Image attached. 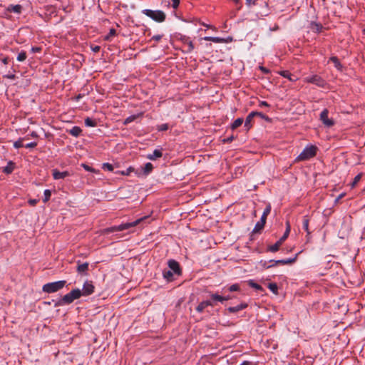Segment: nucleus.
Returning a JSON list of instances; mask_svg holds the SVG:
<instances>
[{
	"label": "nucleus",
	"mask_w": 365,
	"mask_h": 365,
	"mask_svg": "<svg viewBox=\"0 0 365 365\" xmlns=\"http://www.w3.org/2000/svg\"><path fill=\"white\" fill-rule=\"evenodd\" d=\"M271 209H272L271 205L269 203L266 206L265 209L264 210L262 215H265L268 216L271 212Z\"/></svg>",
	"instance_id": "obj_48"
},
{
	"label": "nucleus",
	"mask_w": 365,
	"mask_h": 365,
	"mask_svg": "<svg viewBox=\"0 0 365 365\" xmlns=\"http://www.w3.org/2000/svg\"><path fill=\"white\" fill-rule=\"evenodd\" d=\"M168 265L169 269L171 270L174 274L178 276L181 275L182 269L180 268V264L175 259H170L168 261Z\"/></svg>",
	"instance_id": "obj_11"
},
{
	"label": "nucleus",
	"mask_w": 365,
	"mask_h": 365,
	"mask_svg": "<svg viewBox=\"0 0 365 365\" xmlns=\"http://www.w3.org/2000/svg\"><path fill=\"white\" fill-rule=\"evenodd\" d=\"M179 41H180L185 46H187L186 50L183 51V52L185 53H191L195 46L192 43V41L190 39L189 36H185V35H180L179 37Z\"/></svg>",
	"instance_id": "obj_9"
},
{
	"label": "nucleus",
	"mask_w": 365,
	"mask_h": 365,
	"mask_svg": "<svg viewBox=\"0 0 365 365\" xmlns=\"http://www.w3.org/2000/svg\"><path fill=\"white\" fill-rule=\"evenodd\" d=\"M298 254L295 255L293 258H288V259H279V260H274L271 259L269 261V262L272 263L274 267L278 266V265H285V264H289L294 263L297 257Z\"/></svg>",
	"instance_id": "obj_13"
},
{
	"label": "nucleus",
	"mask_w": 365,
	"mask_h": 365,
	"mask_svg": "<svg viewBox=\"0 0 365 365\" xmlns=\"http://www.w3.org/2000/svg\"><path fill=\"white\" fill-rule=\"evenodd\" d=\"M174 273L169 269H164L163 270V277L168 282H172L174 279Z\"/></svg>",
	"instance_id": "obj_21"
},
{
	"label": "nucleus",
	"mask_w": 365,
	"mask_h": 365,
	"mask_svg": "<svg viewBox=\"0 0 365 365\" xmlns=\"http://www.w3.org/2000/svg\"><path fill=\"white\" fill-rule=\"evenodd\" d=\"M223 298L225 299V301H228L232 299V297L230 294H228L227 296H223Z\"/></svg>",
	"instance_id": "obj_60"
},
{
	"label": "nucleus",
	"mask_w": 365,
	"mask_h": 365,
	"mask_svg": "<svg viewBox=\"0 0 365 365\" xmlns=\"http://www.w3.org/2000/svg\"><path fill=\"white\" fill-rule=\"evenodd\" d=\"M268 288L272 293L275 294L278 293V286L276 283H269L268 284Z\"/></svg>",
	"instance_id": "obj_37"
},
{
	"label": "nucleus",
	"mask_w": 365,
	"mask_h": 365,
	"mask_svg": "<svg viewBox=\"0 0 365 365\" xmlns=\"http://www.w3.org/2000/svg\"><path fill=\"white\" fill-rule=\"evenodd\" d=\"M329 61H331L334 63V67L339 71H342L343 70V66L342 64L340 63L339 58L335 56H331L329 58Z\"/></svg>",
	"instance_id": "obj_22"
},
{
	"label": "nucleus",
	"mask_w": 365,
	"mask_h": 365,
	"mask_svg": "<svg viewBox=\"0 0 365 365\" xmlns=\"http://www.w3.org/2000/svg\"><path fill=\"white\" fill-rule=\"evenodd\" d=\"M148 218V216H144L130 222L122 223L119 225H114L110 227H107L104 229L103 232L106 234H109L115 232H120L125 230H129L140 225L141 222L147 220Z\"/></svg>",
	"instance_id": "obj_1"
},
{
	"label": "nucleus",
	"mask_w": 365,
	"mask_h": 365,
	"mask_svg": "<svg viewBox=\"0 0 365 365\" xmlns=\"http://www.w3.org/2000/svg\"><path fill=\"white\" fill-rule=\"evenodd\" d=\"M344 194L342 193V194H340L335 200V202H338L340 199H341L343 197H344Z\"/></svg>",
	"instance_id": "obj_61"
},
{
	"label": "nucleus",
	"mask_w": 365,
	"mask_h": 365,
	"mask_svg": "<svg viewBox=\"0 0 365 365\" xmlns=\"http://www.w3.org/2000/svg\"><path fill=\"white\" fill-rule=\"evenodd\" d=\"M172 2H173V4H172L173 8L176 9L178 7V6L180 4V0H172Z\"/></svg>",
	"instance_id": "obj_55"
},
{
	"label": "nucleus",
	"mask_w": 365,
	"mask_h": 365,
	"mask_svg": "<svg viewBox=\"0 0 365 365\" xmlns=\"http://www.w3.org/2000/svg\"><path fill=\"white\" fill-rule=\"evenodd\" d=\"M30 135H31V137H33V138H38V135L37 133H36V132H35V131H32V132L30 133Z\"/></svg>",
	"instance_id": "obj_62"
},
{
	"label": "nucleus",
	"mask_w": 365,
	"mask_h": 365,
	"mask_svg": "<svg viewBox=\"0 0 365 365\" xmlns=\"http://www.w3.org/2000/svg\"><path fill=\"white\" fill-rule=\"evenodd\" d=\"M362 175H363V174H362V173H359L358 175H356L355 176V178H354L353 182H351V187H354L356 185V184H357V183L360 181V180L361 179Z\"/></svg>",
	"instance_id": "obj_39"
},
{
	"label": "nucleus",
	"mask_w": 365,
	"mask_h": 365,
	"mask_svg": "<svg viewBox=\"0 0 365 365\" xmlns=\"http://www.w3.org/2000/svg\"><path fill=\"white\" fill-rule=\"evenodd\" d=\"M290 230H291L290 224H289V222L287 221L286 222V230H285L284 235L279 240L282 243H283L288 237L289 232H290Z\"/></svg>",
	"instance_id": "obj_30"
},
{
	"label": "nucleus",
	"mask_w": 365,
	"mask_h": 365,
	"mask_svg": "<svg viewBox=\"0 0 365 365\" xmlns=\"http://www.w3.org/2000/svg\"><path fill=\"white\" fill-rule=\"evenodd\" d=\"M242 123H243V118H237L235 120H234V122L231 125L232 130H235V129L237 128L242 124Z\"/></svg>",
	"instance_id": "obj_35"
},
{
	"label": "nucleus",
	"mask_w": 365,
	"mask_h": 365,
	"mask_svg": "<svg viewBox=\"0 0 365 365\" xmlns=\"http://www.w3.org/2000/svg\"><path fill=\"white\" fill-rule=\"evenodd\" d=\"M305 81L309 83L315 84L316 86L324 88L326 85V81L318 75H313L312 76L307 77Z\"/></svg>",
	"instance_id": "obj_8"
},
{
	"label": "nucleus",
	"mask_w": 365,
	"mask_h": 365,
	"mask_svg": "<svg viewBox=\"0 0 365 365\" xmlns=\"http://www.w3.org/2000/svg\"><path fill=\"white\" fill-rule=\"evenodd\" d=\"M36 145H37V143L36 142H31V143H27L26 145H25V148H34Z\"/></svg>",
	"instance_id": "obj_49"
},
{
	"label": "nucleus",
	"mask_w": 365,
	"mask_h": 365,
	"mask_svg": "<svg viewBox=\"0 0 365 365\" xmlns=\"http://www.w3.org/2000/svg\"><path fill=\"white\" fill-rule=\"evenodd\" d=\"M282 245V243L279 240H277L274 245H269L267 248V251L271 252H276L279 250V247H281Z\"/></svg>",
	"instance_id": "obj_26"
},
{
	"label": "nucleus",
	"mask_w": 365,
	"mask_h": 365,
	"mask_svg": "<svg viewBox=\"0 0 365 365\" xmlns=\"http://www.w3.org/2000/svg\"><path fill=\"white\" fill-rule=\"evenodd\" d=\"M214 307V303L210 300H205L201 302L195 308L198 313H203L207 307Z\"/></svg>",
	"instance_id": "obj_15"
},
{
	"label": "nucleus",
	"mask_w": 365,
	"mask_h": 365,
	"mask_svg": "<svg viewBox=\"0 0 365 365\" xmlns=\"http://www.w3.org/2000/svg\"><path fill=\"white\" fill-rule=\"evenodd\" d=\"M70 173L68 171L61 172L58 169H53L52 170V176L54 180H60L64 179L66 177L70 176Z\"/></svg>",
	"instance_id": "obj_16"
},
{
	"label": "nucleus",
	"mask_w": 365,
	"mask_h": 365,
	"mask_svg": "<svg viewBox=\"0 0 365 365\" xmlns=\"http://www.w3.org/2000/svg\"><path fill=\"white\" fill-rule=\"evenodd\" d=\"M26 58V53L24 51H21L17 56L18 61H24Z\"/></svg>",
	"instance_id": "obj_43"
},
{
	"label": "nucleus",
	"mask_w": 365,
	"mask_h": 365,
	"mask_svg": "<svg viewBox=\"0 0 365 365\" xmlns=\"http://www.w3.org/2000/svg\"><path fill=\"white\" fill-rule=\"evenodd\" d=\"M26 138H27L26 137V138H19V140H16V141H15V142L14 143V147L15 148H16V149H19V148H20L23 147L24 145H23V144H22V142H23V140H24V139H26Z\"/></svg>",
	"instance_id": "obj_40"
},
{
	"label": "nucleus",
	"mask_w": 365,
	"mask_h": 365,
	"mask_svg": "<svg viewBox=\"0 0 365 365\" xmlns=\"http://www.w3.org/2000/svg\"><path fill=\"white\" fill-rule=\"evenodd\" d=\"M143 115V113H139V114H137V115H130L128 116V118H126L123 122V125H128L130 123L134 121L135 119H137L139 116H141Z\"/></svg>",
	"instance_id": "obj_34"
},
{
	"label": "nucleus",
	"mask_w": 365,
	"mask_h": 365,
	"mask_svg": "<svg viewBox=\"0 0 365 365\" xmlns=\"http://www.w3.org/2000/svg\"><path fill=\"white\" fill-rule=\"evenodd\" d=\"M102 168L103 170H107L108 171H113V165L108 163H105L103 164L102 165Z\"/></svg>",
	"instance_id": "obj_45"
},
{
	"label": "nucleus",
	"mask_w": 365,
	"mask_h": 365,
	"mask_svg": "<svg viewBox=\"0 0 365 365\" xmlns=\"http://www.w3.org/2000/svg\"><path fill=\"white\" fill-rule=\"evenodd\" d=\"M259 68H260V70H261L264 73H268L269 72V71L267 68H264V67H263V66H260Z\"/></svg>",
	"instance_id": "obj_59"
},
{
	"label": "nucleus",
	"mask_w": 365,
	"mask_h": 365,
	"mask_svg": "<svg viewBox=\"0 0 365 365\" xmlns=\"http://www.w3.org/2000/svg\"><path fill=\"white\" fill-rule=\"evenodd\" d=\"M81 293L82 296H89L92 294L95 291V287L93 284L92 281H86L83 285Z\"/></svg>",
	"instance_id": "obj_12"
},
{
	"label": "nucleus",
	"mask_w": 365,
	"mask_h": 365,
	"mask_svg": "<svg viewBox=\"0 0 365 365\" xmlns=\"http://www.w3.org/2000/svg\"><path fill=\"white\" fill-rule=\"evenodd\" d=\"M279 74L284 78H288L290 81H295L297 80L295 76L292 74L289 71H279Z\"/></svg>",
	"instance_id": "obj_27"
},
{
	"label": "nucleus",
	"mask_w": 365,
	"mask_h": 365,
	"mask_svg": "<svg viewBox=\"0 0 365 365\" xmlns=\"http://www.w3.org/2000/svg\"><path fill=\"white\" fill-rule=\"evenodd\" d=\"M230 292H237L240 290V286L238 284H234L228 287Z\"/></svg>",
	"instance_id": "obj_47"
},
{
	"label": "nucleus",
	"mask_w": 365,
	"mask_h": 365,
	"mask_svg": "<svg viewBox=\"0 0 365 365\" xmlns=\"http://www.w3.org/2000/svg\"><path fill=\"white\" fill-rule=\"evenodd\" d=\"M67 132L72 136L78 137L82 132V129L78 126H73L70 130H68Z\"/></svg>",
	"instance_id": "obj_28"
},
{
	"label": "nucleus",
	"mask_w": 365,
	"mask_h": 365,
	"mask_svg": "<svg viewBox=\"0 0 365 365\" xmlns=\"http://www.w3.org/2000/svg\"><path fill=\"white\" fill-rule=\"evenodd\" d=\"M255 0H246V4L247 6H250L252 4L255 5Z\"/></svg>",
	"instance_id": "obj_58"
},
{
	"label": "nucleus",
	"mask_w": 365,
	"mask_h": 365,
	"mask_svg": "<svg viewBox=\"0 0 365 365\" xmlns=\"http://www.w3.org/2000/svg\"><path fill=\"white\" fill-rule=\"evenodd\" d=\"M329 110L325 108L320 113V120L323 124L328 128H330L334 125V121L331 118L328 117Z\"/></svg>",
	"instance_id": "obj_10"
},
{
	"label": "nucleus",
	"mask_w": 365,
	"mask_h": 365,
	"mask_svg": "<svg viewBox=\"0 0 365 365\" xmlns=\"http://www.w3.org/2000/svg\"><path fill=\"white\" fill-rule=\"evenodd\" d=\"M81 297H82L81 289L78 288L73 289L70 292L62 297L58 302H56L55 303V307L70 304L74 300L81 298Z\"/></svg>",
	"instance_id": "obj_2"
},
{
	"label": "nucleus",
	"mask_w": 365,
	"mask_h": 365,
	"mask_svg": "<svg viewBox=\"0 0 365 365\" xmlns=\"http://www.w3.org/2000/svg\"><path fill=\"white\" fill-rule=\"evenodd\" d=\"M142 13L158 23L165 21L166 19L165 12L161 10L143 9Z\"/></svg>",
	"instance_id": "obj_6"
},
{
	"label": "nucleus",
	"mask_w": 365,
	"mask_h": 365,
	"mask_svg": "<svg viewBox=\"0 0 365 365\" xmlns=\"http://www.w3.org/2000/svg\"><path fill=\"white\" fill-rule=\"evenodd\" d=\"M317 147L313 145H307L297 157L296 161H305L314 158L317 155Z\"/></svg>",
	"instance_id": "obj_4"
},
{
	"label": "nucleus",
	"mask_w": 365,
	"mask_h": 365,
	"mask_svg": "<svg viewBox=\"0 0 365 365\" xmlns=\"http://www.w3.org/2000/svg\"><path fill=\"white\" fill-rule=\"evenodd\" d=\"M255 116H259L262 119L264 120L265 121H267L268 123H272V121L271 118H269V116L266 115L265 114H264L262 112L252 111L246 117V119H245V125L244 126H245V128H246L247 130H249L252 128V125L251 123H252V120H253V118Z\"/></svg>",
	"instance_id": "obj_7"
},
{
	"label": "nucleus",
	"mask_w": 365,
	"mask_h": 365,
	"mask_svg": "<svg viewBox=\"0 0 365 365\" xmlns=\"http://www.w3.org/2000/svg\"><path fill=\"white\" fill-rule=\"evenodd\" d=\"M240 365H251V362L248 361H244Z\"/></svg>",
	"instance_id": "obj_64"
},
{
	"label": "nucleus",
	"mask_w": 365,
	"mask_h": 365,
	"mask_svg": "<svg viewBox=\"0 0 365 365\" xmlns=\"http://www.w3.org/2000/svg\"><path fill=\"white\" fill-rule=\"evenodd\" d=\"M91 50L95 53L98 52L101 49V47L99 46H91Z\"/></svg>",
	"instance_id": "obj_56"
},
{
	"label": "nucleus",
	"mask_w": 365,
	"mask_h": 365,
	"mask_svg": "<svg viewBox=\"0 0 365 365\" xmlns=\"http://www.w3.org/2000/svg\"><path fill=\"white\" fill-rule=\"evenodd\" d=\"M169 128V125L168 123H163V124H161V125H159L157 126V130L158 131H165L167 130H168Z\"/></svg>",
	"instance_id": "obj_44"
},
{
	"label": "nucleus",
	"mask_w": 365,
	"mask_h": 365,
	"mask_svg": "<svg viewBox=\"0 0 365 365\" xmlns=\"http://www.w3.org/2000/svg\"><path fill=\"white\" fill-rule=\"evenodd\" d=\"M205 41H212L214 43H224L225 42V39L220 37H212V36H205L203 38Z\"/></svg>",
	"instance_id": "obj_33"
},
{
	"label": "nucleus",
	"mask_w": 365,
	"mask_h": 365,
	"mask_svg": "<svg viewBox=\"0 0 365 365\" xmlns=\"http://www.w3.org/2000/svg\"><path fill=\"white\" fill-rule=\"evenodd\" d=\"M22 9H23V7L20 4H16V5L10 4L7 7L8 11L13 12V13L18 14L21 13Z\"/></svg>",
	"instance_id": "obj_20"
},
{
	"label": "nucleus",
	"mask_w": 365,
	"mask_h": 365,
	"mask_svg": "<svg viewBox=\"0 0 365 365\" xmlns=\"http://www.w3.org/2000/svg\"><path fill=\"white\" fill-rule=\"evenodd\" d=\"M81 297H82L81 289L78 288L73 289L70 292L62 297L58 302H56L55 303V307L70 304L74 300L81 298Z\"/></svg>",
	"instance_id": "obj_3"
},
{
	"label": "nucleus",
	"mask_w": 365,
	"mask_h": 365,
	"mask_svg": "<svg viewBox=\"0 0 365 365\" xmlns=\"http://www.w3.org/2000/svg\"><path fill=\"white\" fill-rule=\"evenodd\" d=\"M259 106L269 108V107H270V105L267 101H259Z\"/></svg>",
	"instance_id": "obj_51"
},
{
	"label": "nucleus",
	"mask_w": 365,
	"mask_h": 365,
	"mask_svg": "<svg viewBox=\"0 0 365 365\" xmlns=\"http://www.w3.org/2000/svg\"><path fill=\"white\" fill-rule=\"evenodd\" d=\"M162 38H163V35L158 34V35H154L151 38V40H154L155 41H159L162 39Z\"/></svg>",
	"instance_id": "obj_53"
},
{
	"label": "nucleus",
	"mask_w": 365,
	"mask_h": 365,
	"mask_svg": "<svg viewBox=\"0 0 365 365\" xmlns=\"http://www.w3.org/2000/svg\"><path fill=\"white\" fill-rule=\"evenodd\" d=\"M66 284V280H60L53 282H49L45 284L43 286L42 291L48 294L54 293L63 289Z\"/></svg>",
	"instance_id": "obj_5"
},
{
	"label": "nucleus",
	"mask_w": 365,
	"mask_h": 365,
	"mask_svg": "<svg viewBox=\"0 0 365 365\" xmlns=\"http://www.w3.org/2000/svg\"><path fill=\"white\" fill-rule=\"evenodd\" d=\"M233 139H234V136H233V135H231L230 137H228V138H225L222 141H223L224 143H231V142L233 140Z\"/></svg>",
	"instance_id": "obj_57"
},
{
	"label": "nucleus",
	"mask_w": 365,
	"mask_h": 365,
	"mask_svg": "<svg viewBox=\"0 0 365 365\" xmlns=\"http://www.w3.org/2000/svg\"><path fill=\"white\" fill-rule=\"evenodd\" d=\"M133 170L132 167H129L125 170L120 171V173L123 175H129Z\"/></svg>",
	"instance_id": "obj_46"
},
{
	"label": "nucleus",
	"mask_w": 365,
	"mask_h": 365,
	"mask_svg": "<svg viewBox=\"0 0 365 365\" xmlns=\"http://www.w3.org/2000/svg\"><path fill=\"white\" fill-rule=\"evenodd\" d=\"M210 297L211 299L210 301H212L214 303V306L215 305L216 302H219L222 303L225 302V299L223 298V296H221L218 294L217 293H210Z\"/></svg>",
	"instance_id": "obj_25"
},
{
	"label": "nucleus",
	"mask_w": 365,
	"mask_h": 365,
	"mask_svg": "<svg viewBox=\"0 0 365 365\" xmlns=\"http://www.w3.org/2000/svg\"><path fill=\"white\" fill-rule=\"evenodd\" d=\"M153 164L151 163H147L143 168H141L140 172L136 171V174L139 176L142 173L145 176H147L153 171Z\"/></svg>",
	"instance_id": "obj_17"
},
{
	"label": "nucleus",
	"mask_w": 365,
	"mask_h": 365,
	"mask_svg": "<svg viewBox=\"0 0 365 365\" xmlns=\"http://www.w3.org/2000/svg\"><path fill=\"white\" fill-rule=\"evenodd\" d=\"M248 307V304L245 302H242L237 306L230 307L227 308V311L230 313H237L242 309H246Z\"/></svg>",
	"instance_id": "obj_18"
},
{
	"label": "nucleus",
	"mask_w": 365,
	"mask_h": 365,
	"mask_svg": "<svg viewBox=\"0 0 365 365\" xmlns=\"http://www.w3.org/2000/svg\"><path fill=\"white\" fill-rule=\"evenodd\" d=\"M15 168V163L10 160L6 167L3 168V172L7 175L11 174Z\"/></svg>",
	"instance_id": "obj_29"
},
{
	"label": "nucleus",
	"mask_w": 365,
	"mask_h": 365,
	"mask_svg": "<svg viewBox=\"0 0 365 365\" xmlns=\"http://www.w3.org/2000/svg\"><path fill=\"white\" fill-rule=\"evenodd\" d=\"M82 166L87 171H90V172H92V173L95 172V170L93 168H92L91 167H90L89 165H88L86 164H83Z\"/></svg>",
	"instance_id": "obj_52"
},
{
	"label": "nucleus",
	"mask_w": 365,
	"mask_h": 365,
	"mask_svg": "<svg viewBox=\"0 0 365 365\" xmlns=\"http://www.w3.org/2000/svg\"><path fill=\"white\" fill-rule=\"evenodd\" d=\"M31 51L32 53H38L41 51V47L34 46L31 48Z\"/></svg>",
	"instance_id": "obj_54"
},
{
	"label": "nucleus",
	"mask_w": 365,
	"mask_h": 365,
	"mask_svg": "<svg viewBox=\"0 0 365 365\" xmlns=\"http://www.w3.org/2000/svg\"><path fill=\"white\" fill-rule=\"evenodd\" d=\"M259 264L264 269H269L271 267H273V265L272 263L269 262V261L265 260H261L259 262Z\"/></svg>",
	"instance_id": "obj_41"
},
{
	"label": "nucleus",
	"mask_w": 365,
	"mask_h": 365,
	"mask_svg": "<svg viewBox=\"0 0 365 365\" xmlns=\"http://www.w3.org/2000/svg\"><path fill=\"white\" fill-rule=\"evenodd\" d=\"M309 217L307 215L304 216L303 222H302V228L304 229V230L305 232H307V233L308 235L310 234V231L309 230Z\"/></svg>",
	"instance_id": "obj_31"
},
{
	"label": "nucleus",
	"mask_w": 365,
	"mask_h": 365,
	"mask_svg": "<svg viewBox=\"0 0 365 365\" xmlns=\"http://www.w3.org/2000/svg\"><path fill=\"white\" fill-rule=\"evenodd\" d=\"M264 225L257 222L250 234V240H255V235L257 233H260L264 228Z\"/></svg>",
	"instance_id": "obj_19"
},
{
	"label": "nucleus",
	"mask_w": 365,
	"mask_h": 365,
	"mask_svg": "<svg viewBox=\"0 0 365 365\" xmlns=\"http://www.w3.org/2000/svg\"><path fill=\"white\" fill-rule=\"evenodd\" d=\"M85 125L87 127H96L97 125V121L96 119L91 118H86L84 120Z\"/></svg>",
	"instance_id": "obj_32"
},
{
	"label": "nucleus",
	"mask_w": 365,
	"mask_h": 365,
	"mask_svg": "<svg viewBox=\"0 0 365 365\" xmlns=\"http://www.w3.org/2000/svg\"><path fill=\"white\" fill-rule=\"evenodd\" d=\"M116 34V31L115 29H110L109 33L105 36L104 39L106 41H109L110 37L114 36Z\"/></svg>",
	"instance_id": "obj_42"
},
{
	"label": "nucleus",
	"mask_w": 365,
	"mask_h": 365,
	"mask_svg": "<svg viewBox=\"0 0 365 365\" xmlns=\"http://www.w3.org/2000/svg\"><path fill=\"white\" fill-rule=\"evenodd\" d=\"M43 202H47L50 198H51V191L48 189H46L44 190V192H43Z\"/></svg>",
	"instance_id": "obj_38"
},
{
	"label": "nucleus",
	"mask_w": 365,
	"mask_h": 365,
	"mask_svg": "<svg viewBox=\"0 0 365 365\" xmlns=\"http://www.w3.org/2000/svg\"><path fill=\"white\" fill-rule=\"evenodd\" d=\"M310 29L315 33H320L323 29V26L320 23L312 21L310 23Z\"/></svg>",
	"instance_id": "obj_23"
},
{
	"label": "nucleus",
	"mask_w": 365,
	"mask_h": 365,
	"mask_svg": "<svg viewBox=\"0 0 365 365\" xmlns=\"http://www.w3.org/2000/svg\"><path fill=\"white\" fill-rule=\"evenodd\" d=\"M38 202V200H37V199H30L28 201V203L31 206H35Z\"/></svg>",
	"instance_id": "obj_50"
},
{
	"label": "nucleus",
	"mask_w": 365,
	"mask_h": 365,
	"mask_svg": "<svg viewBox=\"0 0 365 365\" xmlns=\"http://www.w3.org/2000/svg\"><path fill=\"white\" fill-rule=\"evenodd\" d=\"M248 284H249L250 287L255 289L257 291H262L263 290L262 287L260 284L255 282L254 280H252V279L249 280Z\"/></svg>",
	"instance_id": "obj_36"
},
{
	"label": "nucleus",
	"mask_w": 365,
	"mask_h": 365,
	"mask_svg": "<svg viewBox=\"0 0 365 365\" xmlns=\"http://www.w3.org/2000/svg\"><path fill=\"white\" fill-rule=\"evenodd\" d=\"M88 262L81 263L80 260L77 261L76 271L79 274L83 276L88 275Z\"/></svg>",
	"instance_id": "obj_14"
},
{
	"label": "nucleus",
	"mask_w": 365,
	"mask_h": 365,
	"mask_svg": "<svg viewBox=\"0 0 365 365\" xmlns=\"http://www.w3.org/2000/svg\"><path fill=\"white\" fill-rule=\"evenodd\" d=\"M163 156V153L161 150L155 149L152 154H149L147 158L151 160H155L158 158H160Z\"/></svg>",
	"instance_id": "obj_24"
},
{
	"label": "nucleus",
	"mask_w": 365,
	"mask_h": 365,
	"mask_svg": "<svg viewBox=\"0 0 365 365\" xmlns=\"http://www.w3.org/2000/svg\"><path fill=\"white\" fill-rule=\"evenodd\" d=\"M6 77L7 78H9V79H14L15 78V75L14 74H9V75H6Z\"/></svg>",
	"instance_id": "obj_63"
}]
</instances>
